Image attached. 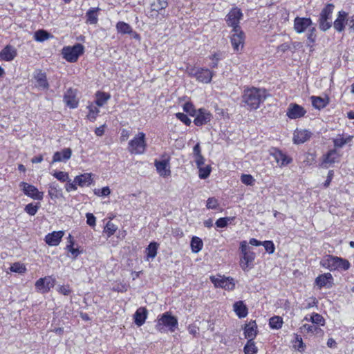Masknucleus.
<instances>
[{"mask_svg":"<svg viewBox=\"0 0 354 354\" xmlns=\"http://www.w3.org/2000/svg\"><path fill=\"white\" fill-rule=\"evenodd\" d=\"M52 37V35L44 30H39L35 32L34 38L37 41H44Z\"/></svg>","mask_w":354,"mask_h":354,"instance_id":"obj_42","label":"nucleus"},{"mask_svg":"<svg viewBox=\"0 0 354 354\" xmlns=\"http://www.w3.org/2000/svg\"><path fill=\"white\" fill-rule=\"evenodd\" d=\"M168 2L167 0H157L156 1H154L151 3L150 8H151V16H158V14H160L163 17H165L164 13H162V10H165V9L167 7Z\"/></svg>","mask_w":354,"mask_h":354,"instance_id":"obj_20","label":"nucleus"},{"mask_svg":"<svg viewBox=\"0 0 354 354\" xmlns=\"http://www.w3.org/2000/svg\"><path fill=\"white\" fill-rule=\"evenodd\" d=\"M194 123L196 126H203L208 123L212 119V114L205 109H199L194 115Z\"/></svg>","mask_w":354,"mask_h":354,"instance_id":"obj_17","label":"nucleus"},{"mask_svg":"<svg viewBox=\"0 0 354 354\" xmlns=\"http://www.w3.org/2000/svg\"><path fill=\"white\" fill-rule=\"evenodd\" d=\"M233 220L232 217L220 218L216 221V225L218 227H225L227 225L228 223Z\"/></svg>","mask_w":354,"mask_h":354,"instance_id":"obj_55","label":"nucleus"},{"mask_svg":"<svg viewBox=\"0 0 354 354\" xmlns=\"http://www.w3.org/2000/svg\"><path fill=\"white\" fill-rule=\"evenodd\" d=\"M68 244H67L66 249L72 254L73 259H75L80 254V251L77 248H73L74 241L71 234L68 235Z\"/></svg>","mask_w":354,"mask_h":354,"instance_id":"obj_45","label":"nucleus"},{"mask_svg":"<svg viewBox=\"0 0 354 354\" xmlns=\"http://www.w3.org/2000/svg\"><path fill=\"white\" fill-rule=\"evenodd\" d=\"M240 250L241 254L250 252V248L245 241H243L240 243Z\"/></svg>","mask_w":354,"mask_h":354,"instance_id":"obj_63","label":"nucleus"},{"mask_svg":"<svg viewBox=\"0 0 354 354\" xmlns=\"http://www.w3.org/2000/svg\"><path fill=\"white\" fill-rule=\"evenodd\" d=\"M63 236V231L53 232L46 236L45 241L49 245L56 246L59 245Z\"/></svg>","mask_w":354,"mask_h":354,"instance_id":"obj_26","label":"nucleus"},{"mask_svg":"<svg viewBox=\"0 0 354 354\" xmlns=\"http://www.w3.org/2000/svg\"><path fill=\"white\" fill-rule=\"evenodd\" d=\"M39 208V205H34L33 203H29L26 205L24 210L29 215L34 216L37 214Z\"/></svg>","mask_w":354,"mask_h":354,"instance_id":"obj_49","label":"nucleus"},{"mask_svg":"<svg viewBox=\"0 0 354 354\" xmlns=\"http://www.w3.org/2000/svg\"><path fill=\"white\" fill-rule=\"evenodd\" d=\"M48 194L51 198H57L62 196V189L56 183H52L49 185Z\"/></svg>","mask_w":354,"mask_h":354,"instance_id":"obj_38","label":"nucleus"},{"mask_svg":"<svg viewBox=\"0 0 354 354\" xmlns=\"http://www.w3.org/2000/svg\"><path fill=\"white\" fill-rule=\"evenodd\" d=\"M117 230L118 227L115 224L111 221H108L103 232L107 235V237L109 238L114 234Z\"/></svg>","mask_w":354,"mask_h":354,"instance_id":"obj_47","label":"nucleus"},{"mask_svg":"<svg viewBox=\"0 0 354 354\" xmlns=\"http://www.w3.org/2000/svg\"><path fill=\"white\" fill-rule=\"evenodd\" d=\"M333 280V278L330 273H325L324 274L319 275L315 279V283L319 288L326 286L329 288L331 286Z\"/></svg>","mask_w":354,"mask_h":354,"instance_id":"obj_27","label":"nucleus"},{"mask_svg":"<svg viewBox=\"0 0 354 354\" xmlns=\"http://www.w3.org/2000/svg\"><path fill=\"white\" fill-rule=\"evenodd\" d=\"M100 10V8L98 7L88 9L86 13V23L87 24H96L98 21V12Z\"/></svg>","mask_w":354,"mask_h":354,"instance_id":"obj_34","label":"nucleus"},{"mask_svg":"<svg viewBox=\"0 0 354 354\" xmlns=\"http://www.w3.org/2000/svg\"><path fill=\"white\" fill-rule=\"evenodd\" d=\"M209 59L212 60L209 66L212 68H216L218 66V61L221 59L220 56L218 54L214 53L209 56Z\"/></svg>","mask_w":354,"mask_h":354,"instance_id":"obj_60","label":"nucleus"},{"mask_svg":"<svg viewBox=\"0 0 354 354\" xmlns=\"http://www.w3.org/2000/svg\"><path fill=\"white\" fill-rule=\"evenodd\" d=\"M261 245H263L265 248V250L269 254H272L274 252L275 247L272 241H265L262 242Z\"/></svg>","mask_w":354,"mask_h":354,"instance_id":"obj_56","label":"nucleus"},{"mask_svg":"<svg viewBox=\"0 0 354 354\" xmlns=\"http://www.w3.org/2000/svg\"><path fill=\"white\" fill-rule=\"evenodd\" d=\"M34 79L36 81L35 86L39 89H48L49 88V84L47 80L46 75L41 70H37L34 73Z\"/></svg>","mask_w":354,"mask_h":354,"instance_id":"obj_18","label":"nucleus"},{"mask_svg":"<svg viewBox=\"0 0 354 354\" xmlns=\"http://www.w3.org/2000/svg\"><path fill=\"white\" fill-rule=\"evenodd\" d=\"M295 346L297 347V350L299 351H300V352L304 351V349L306 348V345L303 342L302 338L301 337L300 335H295Z\"/></svg>","mask_w":354,"mask_h":354,"instance_id":"obj_57","label":"nucleus"},{"mask_svg":"<svg viewBox=\"0 0 354 354\" xmlns=\"http://www.w3.org/2000/svg\"><path fill=\"white\" fill-rule=\"evenodd\" d=\"M339 156V155L335 149L329 150L327 153L323 156L322 165L324 167H327L328 164L330 165L335 163L337 160Z\"/></svg>","mask_w":354,"mask_h":354,"instance_id":"obj_29","label":"nucleus"},{"mask_svg":"<svg viewBox=\"0 0 354 354\" xmlns=\"http://www.w3.org/2000/svg\"><path fill=\"white\" fill-rule=\"evenodd\" d=\"M245 354H257V348L253 339H248L243 348Z\"/></svg>","mask_w":354,"mask_h":354,"instance_id":"obj_46","label":"nucleus"},{"mask_svg":"<svg viewBox=\"0 0 354 354\" xmlns=\"http://www.w3.org/2000/svg\"><path fill=\"white\" fill-rule=\"evenodd\" d=\"M233 310L239 318H244L248 315V310L243 301H236L233 304Z\"/></svg>","mask_w":354,"mask_h":354,"instance_id":"obj_33","label":"nucleus"},{"mask_svg":"<svg viewBox=\"0 0 354 354\" xmlns=\"http://www.w3.org/2000/svg\"><path fill=\"white\" fill-rule=\"evenodd\" d=\"M19 186L25 195L35 200L41 201L43 199L44 192H39L36 187L25 182H21Z\"/></svg>","mask_w":354,"mask_h":354,"instance_id":"obj_13","label":"nucleus"},{"mask_svg":"<svg viewBox=\"0 0 354 354\" xmlns=\"http://www.w3.org/2000/svg\"><path fill=\"white\" fill-rule=\"evenodd\" d=\"M312 133L306 129H297L294 133L293 141L295 144H301L308 140Z\"/></svg>","mask_w":354,"mask_h":354,"instance_id":"obj_24","label":"nucleus"},{"mask_svg":"<svg viewBox=\"0 0 354 354\" xmlns=\"http://www.w3.org/2000/svg\"><path fill=\"white\" fill-rule=\"evenodd\" d=\"M290 49V46L288 43H283L277 46V52L283 53Z\"/></svg>","mask_w":354,"mask_h":354,"instance_id":"obj_64","label":"nucleus"},{"mask_svg":"<svg viewBox=\"0 0 354 354\" xmlns=\"http://www.w3.org/2000/svg\"><path fill=\"white\" fill-rule=\"evenodd\" d=\"M255 259V253L252 251L248 252L243 254H241L240 258V266L244 270L246 271L249 268H251V264Z\"/></svg>","mask_w":354,"mask_h":354,"instance_id":"obj_23","label":"nucleus"},{"mask_svg":"<svg viewBox=\"0 0 354 354\" xmlns=\"http://www.w3.org/2000/svg\"><path fill=\"white\" fill-rule=\"evenodd\" d=\"M10 269L13 272H17V273H20V274L25 272V271L26 270V267L24 266V264L20 263L19 262L14 263L12 265H11Z\"/></svg>","mask_w":354,"mask_h":354,"instance_id":"obj_50","label":"nucleus"},{"mask_svg":"<svg viewBox=\"0 0 354 354\" xmlns=\"http://www.w3.org/2000/svg\"><path fill=\"white\" fill-rule=\"evenodd\" d=\"M203 245V241L200 238L197 236H194L192 239L191 248L194 252H198L202 249Z\"/></svg>","mask_w":354,"mask_h":354,"instance_id":"obj_44","label":"nucleus"},{"mask_svg":"<svg viewBox=\"0 0 354 354\" xmlns=\"http://www.w3.org/2000/svg\"><path fill=\"white\" fill-rule=\"evenodd\" d=\"M266 98V90L255 87L244 90L241 97L243 106L249 110L257 109Z\"/></svg>","mask_w":354,"mask_h":354,"instance_id":"obj_1","label":"nucleus"},{"mask_svg":"<svg viewBox=\"0 0 354 354\" xmlns=\"http://www.w3.org/2000/svg\"><path fill=\"white\" fill-rule=\"evenodd\" d=\"M87 108L88 109V114L87 115V118L90 121L94 122L100 113V110L97 108V106L90 104L87 106Z\"/></svg>","mask_w":354,"mask_h":354,"instance_id":"obj_41","label":"nucleus"},{"mask_svg":"<svg viewBox=\"0 0 354 354\" xmlns=\"http://www.w3.org/2000/svg\"><path fill=\"white\" fill-rule=\"evenodd\" d=\"M74 182L80 187L88 186L93 182L91 174L88 173H85L77 176L74 179Z\"/></svg>","mask_w":354,"mask_h":354,"instance_id":"obj_35","label":"nucleus"},{"mask_svg":"<svg viewBox=\"0 0 354 354\" xmlns=\"http://www.w3.org/2000/svg\"><path fill=\"white\" fill-rule=\"evenodd\" d=\"M310 320L314 324L320 326H324L325 324V319L324 317L321 315L316 313L312 314Z\"/></svg>","mask_w":354,"mask_h":354,"instance_id":"obj_48","label":"nucleus"},{"mask_svg":"<svg viewBox=\"0 0 354 354\" xmlns=\"http://www.w3.org/2000/svg\"><path fill=\"white\" fill-rule=\"evenodd\" d=\"M293 29L297 34L306 32L307 41L313 44L317 39V29L310 17H296L294 19Z\"/></svg>","mask_w":354,"mask_h":354,"instance_id":"obj_2","label":"nucleus"},{"mask_svg":"<svg viewBox=\"0 0 354 354\" xmlns=\"http://www.w3.org/2000/svg\"><path fill=\"white\" fill-rule=\"evenodd\" d=\"M158 244L156 242H151L146 248L147 258L154 259L157 254Z\"/></svg>","mask_w":354,"mask_h":354,"instance_id":"obj_39","label":"nucleus"},{"mask_svg":"<svg viewBox=\"0 0 354 354\" xmlns=\"http://www.w3.org/2000/svg\"><path fill=\"white\" fill-rule=\"evenodd\" d=\"M178 326V319L176 317L171 315L169 312L163 313L158 319L156 328L159 332H165L166 328L171 332H174Z\"/></svg>","mask_w":354,"mask_h":354,"instance_id":"obj_7","label":"nucleus"},{"mask_svg":"<svg viewBox=\"0 0 354 354\" xmlns=\"http://www.w3.org/2000/svg\"><path fill=\"white\" fill-rule=\"evenodd\" d=\"M300 330L301 333H312L317 335H322L323 334V330L318 326L315 324H304L300 327Z\"/></svg>","mask_w":354,"mask_h":354,"instance_id":"obj_36","label":"nucleus"},{"mask_svg":"<svg viewBox=\"0 0 354 354\" xmlns=\"http://www.w3.org/2000/svg\"><path fill=\"white\" fill-rule=\"evenodd\" d=\"M233 32L231 36V44L234 50L239 52L242 49L244 44L245 35L241 29H239L237 31H232Z\"/></svg>","mask_w":354,"mask_h":354,"instance_id":"obj_16","label":"nucleus"},{"mask_svg":"<svg viewBox=\"0 0 354 354\" xmlns=\"http://www.w3.org/2000/svg\"><path fill=\"white\" fill-rule=\"evenodd\" d=\"M72 155V150L70 148H64L61 151H56L53 156L51 163L57 162H66Z\"/></svg>","mask_w":354,"mask_h":354,"instance_id":"obj_25","label":"nucleus"},{"mask_svg":"<svg viewBox=\"0 0 354 354\" xmlns=\"http://www.w3.org/2000/svg\"><path fill=\"white\" fill-rule=\"evenodd\" d=\"M218 206V201L214 198V197H212V198H209L207 201V205H206V207L207 209H217Z\"/></svg>","mask_w":354,"mask_h":354,"instance_id":"obj_58","label":"nucleus"},{"mask_svg":"<svg viewBox=\"0 0 354 354\" xmlns=\"http://www.w3.org/2000/svg\"><path fill=\"white\" fill-rule=\"evenodd\" d=\"M271 155L274 157L276 162L280 167L286 166L292 162L291 158L277 149H274Z\"/></svg>","mask_w":354,"mask_h":354,"instance_id":"obj_21","label":"nucleus"},{"mask_svg":"<svg viewBox=\"0 0 354 354\" xmlns=\"http://www.w3.org/2000/svg\"><path fill=\"white\" fill-rule=\"evenodd\" d=\"M146 149V136L143 132H139L137 133L128 143L127 150L131 154H143L145 153Z\"/></svg>","mask_w":354,"mask_h":354,"instance_id":"obj_5","label":"nucleus"},{"mask_svg":"<svg viewBox=\"0 0 354 354\" xmlns=\"http://www.w3.org/2000/svg\"><path fill=\"white\" fill-rule=\"evenodd\" d=\"M353 136L351 135L337 134L335 138H332L334 149H341L346 144L350 143L353 140Z\"/></svg>","mask_w":354,"mask_h":354,"instance_id":"obj_19","label":"nucleus"},{"mask_svg":"<svg viewBox=\"0 0 354 354\" xmlns=\"http://www.w3.org/2000/svg\"><path fill=\"white\" fill-rule=\"evenodd\" d=\"M283 319L279 316H274L269 320V326L272 329H279L282 327Z\"/></svg>","mask_w":354,"mask_h":354,"instance_id":"obj_43","label":"nucleus"},{"mask_svg":"<svg viewBox=\"0 0 354 354\" xmlns=\"http://www.w3.org/2000/svg\"><path fill=\"white\" fill-rule=\"evenodd\" d=\"M310 100L313 106L318 110L325 108L329 104V98L327 96L322 97L313 95Z\"/></svg>","mask_w":354,"mask_h":354,"instance_id":"obj_30","label":"nucleus"},{"mask_svg":"<svg viewBox=\"0 0 354 354\" xmlns=\"http://www.w3.org/2000/svg\"><path fill=\"white\" fill-rule=\"evenodd\" d=\"M210 280L215 287L222 288L227 290H232L235 288L234 279L230 277H225L221 275L217 277L211 276Z\"/></svg>","mask_w":354,"mask_h":354,"instance_id":"obj_10","label":"nucleus"},{"mask_svg":"<svg viewBox=\"0 0 354 354\" xmlns=\"http://www.w3.org/2000/svg\"><path fill=\"white\" fill-rule=\"evenodd\" d=\"M53 176L61 182H66L69 179L68 174L64 171H55Z\"/></svg>","mask_w":354,"mask_h":354,"instance_id":"obj_54","label":"nucleus"},{"mask_svg":"<svg viewBox=\"0 0 354 354\" xmlns=\"http://www.w3.org/2000/svg\"><path fill=\"white\" fill-rule=\"evenodd\" d=\"M198 169H199L198 176L201 179L207 178L209 176L210 172H211V168L209 166L201 167H198Z\"/></svg>","mask_w":354,"mask_h":354,"instance_id":"obj_51","label":"nucleus"},{"mask_svg":"<svg viewBox=\"0 0 354 354\" xmlns=\"http://www.w3.org/2000/svg\"><path fill=\"white\" fill-rule=\"evenodd\" d=\"M257 326L255 321H250L245 324L244 328V334L245 338L248 339H254L257 335Z\"/></svg>","mask_w":354,"mask_h":354,"instance_id":"obj_31","label":"nucleus"},{"mask_svg":"<svg viewBox=\"0 0 354 354\" xmlns=\"http://www.w3.org/2000/svg\"><path fill=\"white\" fill-rule=\"evenodd\" d=\"M320 265L330 271L347 270L351 266L347 259L330 254L325 255L321 259Z\"/></svg>","mask_w":354,"mask_h":354,"instance_id":"obj_3","label":"nucleus"},{"mask_svg":"<svg viewBox=\"0 0 354 354\" xmlns=\"http://www.w3.org/2000/svg\"><path fill=\"white\" fill-rule=\"evenodd\" d=\"M243 17V12L237 7L232 8L225 17V21L228 26L232 28V31H237L241 29L240 21Z\"/></svg>","mask_w":354,"mask_h":354,"instance_id":"obj_9","label":"nucleus"},{"mask_svg":"<svg viewBox=\"0 0 354 354\" xmlns=\"http://www.w3.org/2000/svg\"><path fill=\"white\" fill-rule=\"evenodd\" d=\"M116 29L118 32L122 34H131L132 32V28L131 26L123 21H119L117 23Z\"/></svg>","mask_w":354,"mask_h":354,"instance_id":"obj_40","label":"nucleus"},{"mask_svg":"<svg viewBox=\"0 0 354 354\" xmlns=\"http://www.w3.org/2000/svg\"><path fill=\"white\" fill-rule=\"evenodd\" d=\"M84 46L81 44H76L73 46H65L62 48L63 57L69 62H75L78 57L84 53Z\"/></svg>","mask_w":354,"mask_h":354,"instance_id":"obj_8","label":"nucleus"},{"mask_svg":"<svg viewBox=\"0 0 354 354\" xmlns=\"http://www.w3.org/2000/svg\"><path fill=\"white\" fill-rule=\"evenodd\" d=\"M17 55V49L11 45L6 46L1 51H0V56L2 61L10 62L16 57Z\"/></svg>","mask_w":354,"mask_h":354,"instance_id":"obj_22","label":"nucleus"},{"mask_svg":"<svg viewBox=\"0 0 354 354\" xmlns=\"http://www.w3.org/2000/svg\"><path fill=\"white\" fill-rule=\"evenodd\" d=\"M306 113V111L305 109L296 103H290L286 111V115L290 119L300 118L304 116Z\"/></svg>","mask_w":354,"mask_h":354,"instance_id":"obj_15","label":"nucleus"},{"mask_svg":"<svg viewBox=\"0 0 354 354\" xmlns=\"http://www.w3.org/2000/svg\"><path fill=\"white\" fill-rule=\"evenodd\" d=\"M64 102L70 108H76L78 105V100L75 97V93L71 88L68 89L64 95Z\"/></svg>","mask_w":354,"mask_h":354,"instance_id":"obj_28","label":"nucleus"},{"mask_svg":"<svg viewBox=\"0 0 354 354\" xmlns=\"http://www.w3.org/2000/svg\"><path fill=\"white\" fill-rule=\"evenodd\" d=\"M186 72L189 77H194L201 83L208 84L212 81L214 73L206 68H196L192 66L187 67Z\"/></svg>","mask_w":354,"mask_h":354,"instance_id":"obj_6","label":"nucleus"},{"mask_svg":"<svg viewBox=\"0 0 354 354\" xmlns=\"http://www.w3.org/2000/svg\"><path fill=\"white\" fill-rule=\"evenodd\" d=\"M86 223L91 227H94L95 225L96 218L95 216L91 213H86Z\"/></svg>","mask_w":354,"mask_h":354,"instance_id":"obj_62","label":"nucleus"},{"mask_svg":"<svg viewBox=\"0 0 354 354\" xmlns=\"http://www.w3.org/2000/svg\"><path fill=\"white\" fill-rule=\"evenodd\" d=\"M162 158L163 159L162 160H155L154 165L160 176L167 177L171 175L169 165L170 157L167 154H165L162 156Z\"/></svg>","mask_w":354,"mask_h":354,"instance_id":"obj_11","label":"nucleus"},{"mask_svg":"<svg viewBox=\"0 0 354 354\" xmlns=\"http://www.w3.org/2000/svg\"><path fill=\"white\" fill-rule=\"evenodd\" d=\"M348 22V13L343 10H339L336 16V19L333 22V28L337 32L344 31Z\"/></svg>","mask_w":354,"mask_h":354,"instance_id":"obj_12","label":"nucleus"},{"mask_svg":"<svg viewBox=\"0 0 354 354\" xmlns=\"http://www.w3.org/2000/svg\"><path fill=\"white\" fill-rule=\"evenodd\" d=\"M55 280L50 276L39 279L35 283V288L42 292L46 293L54 287Z\"/></svg>","mask_w":354,"mask_h":354,"instance_id":"obj_14","label":"nucleus"},{"mask_svg":"<svg viewBox=\"0 0 354 354\" xmlns=\"http://www.w3.org/2000/svg\"><path fill=\"white\" fill-rule=\"evenodd\" d=\"M95 194L100 196H107L111 194L109 187H104L101 189L95 190Z\"/></svg>","mask_w":354,"mask_h":354,"instance_id":"obj_61","label":"nucleus"},{"mask_svg":"<svg viewBox=\"0 0 354 354\" xmlns=\"http://www.w3.org/2000/svg\"><path fill=\"white\" fill-rule=\"evenodd\" d=\"M176 117L187 126H189L192 122L187 115L183 113H176Z\"/></svg>","mask_w":354,"mask_h":354,"instance_id":"obj_59","label":"nucleus"},{"mask_svg":"<svg viewBox=\"0 0 354 354\" xmlns=\"http://www.w3.org/2000/svg\"><path fill=\"white\" fill-rule=\"evenodd\" d=\"M334 9L333 3H327L321 10L317 22L322 31L326 32L333 26L331 19Z\"/></svg>","mask_w":354,"mask_h":354,"instance_id":"obj_4","label":"nucleus"},{"mask_svg":"<svg viewBox=\"0 0 354 354\" xmlns=\"http://www.w3.org/2000/svg\"><path fill=\"white\" fill-rule=\"evenodd\" d=\"M95 95L96 100L95 103L97 106H104L110 98V95L104 92L98 91L96 93Z\"/></svg>","mask_w":354,"mask_h":354,"instance_id":"obj_37","label":"nucleus"},{"mask_svg":"<svg viewBox=\"0 0 354 354\" xmlns=\"http://www.w3.org/2000/svg\"><path fill=\"white\" fill-rule=\"evenodd\" d=\"M241 180L246 185H253L255 182L254 178L250 174H242Z\"/></svg>","mask_w":354,"mask_h":354,"instance_id":"obj_53","label":"nucleus"},{"mask_svg":"<svg viewBox=\"0 0 354 354\" xmlns=\"http://www.w3.org/2000/svg\"><path fill=\"white\" fill-rule=\"evenodd\" d=\"M183 111L191 116H194L197 111V110L194 109V105L190 102H186L184 104Z\"/></svg>","mask_w":354,"mask_h":354,"instance_id":"obj_52","label":"nucleus"},{"mask_svg":"<svg viewBox=\"0 0 354 354\" xmlns=\"http://www.w3.org/2000/svg\"><path fill=\"white\" fill-rule=\"evenodd\" d=\"M147 317V310L144 307H140L134 314V322L138 326H141L145 322Z\"/></svg>","mask_w":354,"mask_h":354,"instance_id":"obj_32","label":"nucleus"}]
</instances>
